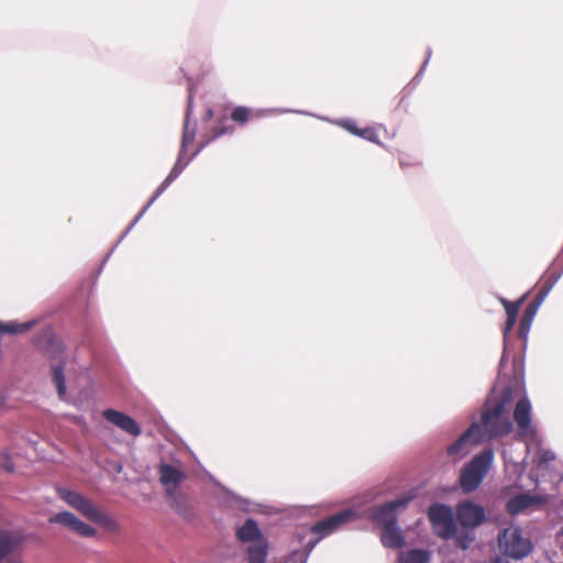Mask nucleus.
<instances>
[{"mask_svg":"<svg viewBox=\"0 0 563 563\" xmlns=\"http://www.w3.org/2000/svg\"><path fill=\"white\" fill-rule=\"evenodd\" d=\"M551 284H543L533 299L541 305L544 298L548 296L549 291L551 290Z\"/></svg>","mask_w":563,"mask_h":563,"instance_id":"nucleus-31","label":"nucleus"},{"mask_svg":"<svg viewBox=\"0 0 563 563\" xmlns=\"http://www.w3.org/2000/svg\"><path fill=\"white\" fill-rule=\"evenodd\" d=\"M459 522L465 528H476L485 520V509L472 501L460 503L456 506Z\"/></svg>","mask_w":563,"mask_h":563,"instance_id":"nucleus-8","label":"nucleus"},{"mask_svg":"<svg viewBox=\"0 0 563 563\" xmlns=\"http://www.w3.org/2000/svg\"><path fill=\"white\" fill-rule=\"evenodd\" d=\"M212 117V111L211 110H208L207 112V118L210 119Z\"/></svg>","mask_w":563,"mask_h":563,"instance_id":"nucleus-40","label":"nucleus"},{"mask_svg":"<svg viewBox=\"0 0 563 563\" xmlns=\"http://www.w3.org/2000/svg\"><path fill=\"white\" fill-rule=\"evenodd\" d=\"M20 544V539L8 532L0 533V561L10 555Z\"/></svg>","mask_w":563,"mask_h":563,"instance_id":"nucleus-20","label":"nucleus"},{"mask_svg":"<svg viewBox=\"0 0 563 563\" xmlns=\"http://www.w3.org/2000/svg\"><path fill=\"white\" fill-rule=\"evenodd\" d=\"M57 494L71 508L80 512L88 520L98 523L110 532L119 531V523L109 515L99 510V508L82 494L67 488H58Z\"/></svg>","mask_w":563,"mask_h":563,"instance_id":"nucleus-2","label":"nucleus"},{"mask_svg":"<svg viewBox=\"0 0 563 563\" xmlns=\"http://www.w3.org/2000/svg\"><path fill=\"white\" fill-rule=\"evenodd\" d=\"M188 162L189 158H185V155L183 154V152H180L176 164L172 168L168 176L157 188L155 195L153 196V199H156L159 195H162V192L169 186V184L179 176V174L181 173V170L184 169Z\"/></svg>","mask_w":563,"mask_h":563,"instance_id":"nucleus-19","label":"nucleus"},{"mask_svg":"<svg viewBox=\"0 0 563 563\" xmlns=\"http://www.w3.org/2000/svg\"><path fill=\"white\" fill-rule=\"evenodd\" d=\"M207 144H208V141H206V142H203L202 144H200L199 148L196 151V154H197V153H198L202 147H205ZM191 157H195V153H194V154H191V156H190V157H188V158L190 159Z\"/></svg>","mask_w":563,"mask_h":563,"instance_id":"nucleus-39","label":"nucleus"},{"mask_svg":"<svg viewBox=\"0 0 563 563\" xmlns=\"http://www.w3.org/2000/svg\"><path fill=\"white\" fill-rule=\"evenodd\" d=\"M429 520L435 534L442 539H450L456 532V523L452 509L442 504L432 505L428 511Z\"/></svg>","mask_w":563,"mask_h":563,"instance_id":"nucleus-5","label":"nucleus"},{"mask_svg":"<svg viewBox=\"0 0 563 563\" xmlns=\"http://www.w3.org/2000/svg\"><path fill=\"white\" fill-rule=\"evenodd\" d=\"M472 541L473 539L468 536L459 537L456 540V545L463 550H466L471 545Z\"/></svg>","mask_w":563,"mask_h":563,"instance_id":"nucleus-34","label":"nucleus"},{"mask_svg":"<svg viewBox=\"0 0 563 563\" xmlns=\"http://www.w3.org/2000/svg\"><path fill=\"white\" fill-rule=\"evenodd\" d=\"M531 404L528 398H521L514 409V421L517 423L521 437L533 435L534 428L531 423Z\"/></svg>","mask_w":563,"mask_h":563,"instance_id":"nucleus-11","label":"nucleus"},{"mask_svg":"<svg viewBox=\"0 0 563 563\" xmlns=\"http://www.w3.org/2000/svg\"><path fill=\"white\" fill-rule=\"evenodd\" d=\"M236 538L242 542L256 543L260 539H265L255 520L249 518L236 529Z\"/></svg>","mask_w":563,"mask_h":563,"instance_id":"nucleus-14","label":"nucleus"},{"mask_svg":"<svg viewBox=\"0 0 563 563\" xmlns=\"http://www.w3.org/2000/svg\"><path fill=\"white\" fill-rule=\"evenodd\" d=\"M516 322H517V320L507 318L504 330H503L505 338L511 333Z\"/></svg>","mask_w":563,"mask_h":563,"instance_id":"nucleus-35","label":"nucleus"},{"mask_svg":"<svg viewBox=\"0 0 563 563\" xmlns=\"http://www.w3.org/2000/svg\"><path fill=\"white\" fill-rule=\"evenodd\" d=\"M431 552L424 549H410L398 554L397 563H430Z\"/></svg>","mask_w":563,"mask_h":563,"instance_id":"nucleus-16","label":"nucleus"},{"mask_svg":"<svg viewBox=\"0 0 563 563\" xmlns=\"http://www.w3.org/2000/svg\"><path fill=\"white\" fill-rule=\"evenodd\" d=\"M53 382L55 383L57 393L60 397L66 394V382L64 376V364L52 367Z\"/></svg>","mask_w":563,"mask_h":563,"instance_id":"nucleus-24","label":"nucleus"},{"mask_svg":"<svg viewBox=\"0 0 563 563\" xmlns=\"http://www.w3.org/2000/svg\"><path fill=\"white\" fill-rule=\"evenodd\" d=\"M360 137H363L373 143H378V135L374 128L367 126V128L362 129V132L360 133Z\"/></svg>","mask_w":563,"mask_h":563,"instance_id":"nucleus-28","label":"nucleus"},{"mask_svg":"<svg viewBox=\"0 0 563 563\" xmlns=\"http://www.w3.org/2000/svg\"><path fill=\"white\" fill-rule=\"evenodd\" d=\"M3 468L9 472V473H12L14 471V466H13V463L11 461H5L4 464H3Z\"/></svg>","mask_w":563,"mask_h":563,"instance_id":"nucleus-37","label":"nucleus"},{"mask_svg":"<svg viewBox=\"0 0 563 563\" xmlns=\"http://www.w3.org/2000/svg\"><path fill=\"white\" fill-rule=\"evenodd\" d=\"M154 200H155V199H153V198H152V199H151V201H150V202H147V206H151V203H152Z\"/></svg>","mask_w":563,"mask_h":563,"instance_id":"nucleus-41","label":"nucleus"},{"mask_svg":"<svg viewBox=\"0 0 563 563\" xmlns=\"http://www.w3.org/2000/svg\"><path fill=\"white\" fill-rule=\"evenodd\" d=\"M356 517L357 515L355 510L351 508L344 509L338 514L317 521L312 526L311 532L319 534L320 538H323L336 531L344 523L355 520Z\"/></svg>","mask_w":563,"mask_h":563,"instance_id":"nucleus-7","label":"nucleus"},{"mask_svg":"<svg viewBox=\"0 0 563 563\" xmlns=\"http://www.w3.org/2000/svg\"><path fill=\"white\" fill-rule=\"evenodd\" d=\"M479 431V424L476 422L472 423L470 428L448 448V455L455 460H461L467 455L472 446L483 442V437L478 435Z\"/></svg>","mask_w":563,"mask_h":563,"instance_id":"nucleus-6","label":"nucleus"},{"mask_svg":"<svg viewBox=\"0 0 563 563\" xmlns=\"http://www.w3.org/2000/svg\"><path fill=\"white\" fill-rule=\"evenodd\" d=\"M540 306L541 305L533 299L525 309L522 317H525L527 320H533Z\"/></svg>","mask_w":563,"mask_h":563,"instance_id":"nucleus-29","label":"nucleus"},{"mask_svg":"<svg viewBox=\"0 0 563 563\" xmlns=\"http://www.w3.org/2000/svg\"><path fill=\"white\" fill-rule=\"evenodd\" d=\"M494 460V452L487 449L476 455L462 471L460 484L464 492H474L483 482Z\"/></svg>","mask_w":563,"mask_h":563,"instance_id":"nucleus-3","label":"nucleus"},{"mask_svg":"<svg viewBox=\"0 0 563 563\" xmlns=\"http://www.w3.org/2000/svg\"><path fill=\"white\" fill-rule=\"evenodd\" d=\"M380 539L382 543L389 549H400L405 544V537L397 523L384 527Z\"/></svg>","mask_w":563,"mask_h":563,"instance_id":"nucleus-15","label":"nucleus"},{"mask_svg":"<svg viewBox=\"0 0 563 563\" xmlns=\"http://www.w3.org/2000/svg\"><path fill=\"white\" fill-rule=\"evenodd\" d=\"M512 402V390L507 387L500 394L489 400L482 413L479 437L483 441L508 435L512 431V422L509 418V409Z\"/></svg>","mask_w":563,"mask_h":563,"instance_id":"nucleus-1","label":"nucleus"},{"mask_svg":"<svg viewBox=\"0 0 563 563\" xmlns=\"http://www.w3.org/2000/svg\"><path fill=\"white\" fill-rule=\"evenodd\" d=\"M551 284H543L533 299L541 305L544 298L548 296L549 291L551 290Z\"/></svg>","mask_w":563,"mask_h":563,"instance_id":"nucleus-30","label":"nucleus"},{"mask_svg":"<svg viewBox=\"0 0 563 563\" xmlns=\"http://www.w3.org/2000/svg\"><path fill=\"white\" fill-rule=\"evenodd\" d=\"M537 503V498L528 494H520L510 498L506 504V509L510 515H517Z\"/></svg>","mask_w":563,"mask_h":563,"instance_id":"nucleus-17","label":"nucleus"},{"mask_svg":"<svg viewBox=\"0 0 563 563\" xmlns=\"http://www.w3.org/2000/svg\"><path fill=\"white\" fill-rule=\"evenodd\" d=\"M159 481L165 486L166 494L175 497L177 486L186 478V474L169 464H162L158 467Z\"/></svg>","mask_w":563,"mask_h":563,"instance_id":"nucleus-13","label":"nucleus"},{"mask_svg":"<svg viewBox=\"0 0 563 563\" xmlns=\"http://www.w3.org/2000/svg\"><path fill=\"white\" fill-rule=\"evenodd\" d=\"M342 125L353 135L360 136V133L362 132V129L357 128L353 121H344Z\"/></svg>","mask_w":563,"mask_h":563,"instance_id":"nucleus-33","label":"nucleus"},{"mask_svg":"<svg viewBox=\"0 0 563 563\" xmlns=\"http://www.w3.org/2000/svg\"><path fill=\"white\" fill-rule=\"evenodd\" d=\"M532 320L526 319L525 317H521L520 324H519V336L526 338L530 327H531Z\"/></svg>","mask_w":563,"mask_h":563,"instance_id":"nucleus-32","label":"nucleus"},{"mask_svg":"<svg viewBox=\"0 0 563 563\" xmlns=\"http://www.w3.org/2000/svg\"><path fill=\"white\" fill-rule=\"evenodd\" d=\"M485 563H509V562L506 559H504V558L496 556V558L490 559L489 561H487Z\"/></svg>","mask_w":563,"mask_h":563,"instance_id":"nucleus-38","label":"nucleus"},{"mask_svg":"<svg viewBox=\"0 0 563 563\" xmlns=\"http://www.w3.org/2000/svg\"><path fill=\"white\" fill-rule=\"evenodd\" d=\"M412 497H401L377 507L373 514L375 522L384 527L397 523L396 509L406 507Z\"/></svg>","mask_w":563,"mask_h":563,"instance_id":"nucleus-10","label":"nucleus"},{"mask_svg":"<svg viewBox=\"0 0 563 563\" xmlns=\"http://www.w3.org/2000/svg\"><path fill=\"white\" fill-rule=\"evenodd\" d=\"M561 534L563 536V526H562V529H561Z\"/></svg>","mask_w":563,"mask_h":563,"instance_id":"nucleus-42","label":"nucleus"},{"mask_svg":"<svg viewBox=\"0 0 563 563\" xmlns=\"http://www.w3.org/2000/svg\"><path fill=\"white\" fill-rule=\"evenodd\" d=\"M268 554V542L266 539H260L247 548L249 563H266Z\"/></svg>","mask_w":563,"mask_h":563,"instance_id":"nucleus-18","label":"nucleus"},{"mask_svg":"<svg viewBox=\"0 0 563 563\" xmlns=\"http://www.w3.org/2000/svg\"><path fill=\"white\" fill-rule=\"evenodd\" d=\"M522 301H523V298H521L517 302H510L507 299H501V303L506 310L507 318L517 320L518 312H519Z\"/></svg>","mask_w":563,"mask_h":563,"instance_id":"nucleus-26","label":"nucleus"},{"mask_svg":"<svg viewBox=\"0 0 563 563\" xmlns=\"http://www.w3.org/2000/svg\"><path fill=\"white\" fill-rule=\"evenodd\" d=\"M190 108H191V97L189 98V102H188L187 118L189 117ZM195 136H196V129L195 128L190 129L189 122L187 119L184 124V132H183V137H181V150H180V152H183L184 155H185L186 147L188 145L192 144Z\"/></svg>","mask_w":563,"mask_h":563,"instance_id":"nucleus-22","label":"nucleus"},{"mask_svg":"<svg viewBox=\"0 0 563 563\" xmlns=\"http://www.w3.org/2000/svg\"><path fill=\"white\" fill-rule=\"evenodd\" d=\"M48 342H49V344L52 345V347H53V350H54L55 352L60 353V352L63 351V350H62V345H60V343H59V342H57L54 338L49 336V338H48Z\"/></svg>","mask_w":563,"mask_h":563,"instance_id":"nucleus-36","label":"nucleus"},{"mask_svg":"<svg viewBox=\"0 0 563 563\" xmlns=\"http://www.w3.org/2000/svg\"><path fill=\"white\" fill-rule=\"evenodd\" d=\"M102 416L107 421L111 422L130 435L137 437L142 432L140 424L132 417L121 411L106 409L103 410Z\"/></svg>","mask_w":563,"mask_h":563,"instance_id":"nucleus-12","label":"nucleus"},{"mask_svg":"<svg viewBox=\"0 0 563 563\" xmlns=\"http://www.w3.org/2000/svg\"><path fill=\"white\" fill-rule=\"evenodd\" d=\"M32 322L18 323L15 321L1 322L0 334H18L27 331L32 327Z\"/></svg>","mask_w":563,"mask_h":563,"instance_id":"nucleus-23","label":"nucleus"},{"mask_svg":"<svg viewBox=\"0 0 563 563\" xmlns=\"http://www.w3.org/2000/svg\"><path fill=\"white\" fill-rule=\"evenodd\" d=\"M49 522L68 527L71 531L85 538H91L96 534L95 528L85 523L69 511H62L56 514L49 519Z\"/></svg>","mask_w":563,"mask_h":563,"instance_id":"nucleus-9","label":"nucleus"},{"mask_svg":"<svg viewBox=\"0 0 563 563\" xmlns=\"http://www.w3.org/2000/svg\"><path fill=\"white\" fill-rule=\"evenodd\" d=\"M555 454L553 451L551 450H543L541 453H540V456H539V462H538V466L541 468V467H544L547 468L548 465L553 462L555 460Z\"/></svg>","mask_w":563,"mask_h":563,"instance_id":"nucleus-27","label":"nucleus"},{"mask_svg":"<svg viewBox=\"0 0 563 563\" xmlns=\"http://www.w3.org/2000/svg\"><path fill=\"white\" fill-rule=\"evenodd\" d=\"M498 542L503 553L516 560L527 556L532 551L531 541L522 537L519 527L505 528L498 536Z\"/></svg>","mask_w":563,"mask_h":563,"instance_id":"nucleus-4","label":"nucleus"},{"mask_svg":"<svg viewBox=\"0 0 563 563\" xmlns=\"http://www.w3.org/2000/svg\"><path fill=\"white\" fill-rule=\"evenodd\" d=\"M227 121L228 119L225 117H223L219 123V125L214 126L213 130H212V135L211 137L208 140L211 141V140H214L219 136H222L224 134H230V133H233L234 131V128L232 125H228L227 124Z\"/></svg>","mask_w":563,"mask_h":563,"instance_id":"nucleus-25","label":"nucleus"},{"mask_svg":"<svg viewBox=\"0 0 563 563\" xmlns=\"http://www.w3.org/2000/svg\"><path fill=\"white\" fill-rule=\"evenodd\" d=\"M258 115L260 114L257 111L252 110L247 107H242V106L234 108L233 111L231 112L232 121H234L235 123H238L240 125H244L250 120H253V119L257 118Z\"/></svg>","mask_w":563,"mask_h":563,"instance_id":"nucleus-21","label":"nucleus"}]
</instances>
